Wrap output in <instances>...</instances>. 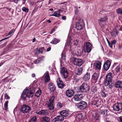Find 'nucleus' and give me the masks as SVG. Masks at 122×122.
<instances>
[{"mask_svg": "<svg viewBox=\"0 0 122 122\" xmlns=\"http://www.w3.org/2000/svg\"><path fill=\"white\" fill-rule=\"evenodd\" d=\"M57 105L60 108L62 107V106H63L62 104L61 103H58L57 104Z\"/></svg>", "mask_w": 122, "mask_h": 122, "instance_id": "53", "label": "nucleus"}, {"mask_svg": "<svg viewBox=\"0 0 122 122\" xmlns=\"http://www.w3.org/2000/svg\"><path fill=\"white\" fill-rule=\"evenodd\" d=\"M119 119L120 122H122V117H119Z\"/></svg>", "mask_w": 122, "mask_h": 122, "instance_id": "62", "label": "nucleus"}, {"mask_svg": "<svg viewBox=\"0 0 122 122\" xmlns=\"http://www.w3.org/2000/svg\"><path fill=\"white\" fill-rule=\"evenodd\" d=\"M22 10L23 11H25L26 12H28L29 11L28 9L25 7H23L22 9Z\"/></svg>", "mask_w": 122, "mask_h": 122, "instance_id": "44", "label": "nucleus"}, {"mask_svg": "<svg viewBox=\"0 0 122 122\" xmlns=\"http://www.w3.org/2000/svg\"><path fill=\"white\" fill-rule=\"evenodd\" d=\"M55 98V97L54 96H52L51 98L49 99L48 101H47V102H51L54 103V99Z\"/></svg>", "mask_w": 122, "mask_h": 122, "instance_id": "33", "label": "nucleus"}, {"mask_svg": "<svg viewBox=\"0 0 122 122\" xmlns=\"http://www.w3.org/2000/svg\"><path fill=\"white\" fill-rule=\"evenodd\" d=\"M76 105L79 109L82 110L85 109L86 107L87 104L86 102L81 101L76 103Z\"/></svg>", "mask_w": 122, "mask_h": 122, "instance_id": "3", "label": "nucleus"}, {"mask_svg": "<svg viewBox=\"0 0 122 122\" xmlns=\"http://www.w3.org/2000/svg\"><path fill=\"white\" fill-rule=\"evenodd\" d=\"M93 118L95 119L96 120H98L99 117V115L98 114L96 113L93 116Z\"/></svg>", "mask_w": 122, "mask_h": 122, "instance_id": "34", "label": "nucleus"}, {"mask_svg": "<svg viewBox=\"0 0 122 122\" xmlns=\"http://www.w3.org/2000/svg\"><path fill=\"white\" fill-rule=\"evenodd\" d=\"M57 83L59 88L62 89L63 87L64 84L60 78H58Z\"/></svg>", "mask_w": 122, "mask_h": 122, "instance_id": "11", "label": "nucleus"}, {"mask_svg": "<svg viewBox=\"0 0 122 122\" xmlns=\"http://www.w3.org/2000/svg\"><path fill=\"white\" fill-rule=\"evenodd\" d=\"M35 92V91L34 90L32 91H29L28 92H26V93L27 97L29 98H32L33 97V94Z\"/></svg>", "mask_w": 122, "mask_h": 122, "instance_id": "20", "label": "nucleus"}, {"mask_svg": "<svg viewBox=\"0 0 122 122\" xmlns=\"http://www.w3.org/2000/svg\"><path fill=\"white\" fill-rule=\"evenodd\" d=\"M90 74L88 72H86L83 77V79L85 81H87L90 79Z\"/></svg>", "mask_w": 122, "mask_h": 122, "instance_id": "23", "label": "nucleus"}, {"mask_svg": "<svg viewBox=\"0 0 122 122\" xmlns=\"http://www.w3.org/2000/svg\"><path fill=\"white\" fill-rule=\"evenodd\" d=\"M120 69V67L119 66H117L116 67L115 70L116 71L118 72L119 71Z\"/></svg>", "mask_w": 122, "mask_h": 122, "instance_id": "46", "label": "nucleus"}, {"mask_svg": "<svg viewBox=\"0 0 122 122\" xmlns=\"http://www.w3.org/2000/svg\"><path fill=\"white\" fill-rule=\"evenodd\" d=\"M92 104L94 105H96L97 107L100 105V103L98 100L93 101L92 102Z\"/></svg>", "mask_w": 122, "mask_h": 122, "instance_id": "28", "label": "nucleus"}, {"mask_svg": "<svg viewBox=\"0 0 122 122\" xmlns=\"http://www.w3.org/2000/svg\"><path fill=\"white\" fill-rule=\"evenodd\" d=\"M62 19L63 20H65L66 19V17L65 16H63L61 17Z\"/></svg>", "mask_w": 122, "mask_h": 122, "instance_id": "54", "label": "nucleus"}, {"mask_svg": "<svg viewBox=\"0 0 122 122\" xmlns=\"http://www.w3.org/2000/svg\"><path fill=\"white\" fill-rule=\"evenodd\" d=\"M48 111L47 110H42L41 111L37 113V114L43 115H47L48 113Z\"/></svg>", "mask_w": 122, "mask_h": 122, "instance_id": "19", "label": "nucleus"}, {"mask_svg": "<svg viewBox=\"0 0 122 122\" xmlns=\"http://www.w3.org/2000/svg\"><path fill=\"white\" fill-rule=\"evenodd\" d=\"M112 74L110 72L107 74L106 76V81H105L104 84L105 86H107L109 84L111 83L112 79Z\"/></svg>", "mask_w": 122, "mask_h": 122, "instance_id": "5", "label": "nucleus"}, {"mask_svg": "<svg viewBox=\"0 0 122 122\" xmlns=\"http://www.w3.org/2000/svg\"><path fill=\"white\" fill-rule=\"evenodd\" d=\"M100 113L101 114L105 116H106L107 114V110H101L100 111Z\"/></svg>", "mask_w": 122, "mask_h": 122, "instance_id": "32", "label": "nucleus"}, {"mask_svg": "<svg viewBox=\"0 0 122 122\" xmlns=\"http://www.w3.org/2000/svg\"><path fill=\"white\" fill-rule=\"evenodd\" d=\"M53 103H52L46 102V104L47 105L49 109L51 111H52L54 109Z\"/></svg>", "mask_w": 122, "mask_h": 122, "instance_id": "22", "label": "nucleus"}, {"mask_svg": "<svg viewBox=\"0 0 122 122\" xmlns=\"http://www.w3.org/2000/svg\"><path fill=\"white\" fill-rule=\"evenodd\" d=\"M89 87L88 85L86 83L82 84L80 86L79 90L81 92L86 93L89 91Z\"/></svg>", "mask_w": 122, "mask_h": 122, "instance_id": "1", "label": "nucleus"}, {"mask_svg": "<svg viewBox=\"0 0 122 122\" xmlns=\"http://www.w3.org/2000/svg\"><path fill=\"white\" fill-rule=\"evenodd\" d=\"M76 25V27L78 30H81L83 27L82 23H77Z\"/></svg>", "mask_w": 122, "mask_h": 122, "instance_id": "18", "label": "nucleus"}, {"mask_svg": "<svg viewBox=\"0 0 122 122\" xmlns=\"http://www.w3.org/2000/svg\"><path fill=\"white\" fill-rule=\"evenodd\" d=\"M111 63L109 60H107L103 64V68L104 71H107L111 65Z\"/></svg>", "mask_w": 122, "mask_h": 122, "instance_id": "10", "label": "nucleus"}, {"mask_svg": "<svg viewBox=\"0 0 122 122\" xmlns=\"http://www.w3.org/2000/svg\"><path fill=\"white\" fill-rule=\"evenodd\" d=\"M50 90L51 91V92H54L56 90V87L55 86H51L50 87Z\"/></svg>", "mask_w": 122, "mask_h": 122, "instance_id": "36", "label": "nucleus"}, {"mask_svg": "<svg viewBox=\"0 0 122 122\" xmlns=\"http://www.w3.org/2000/svg\"><path fill=\"white\" fill-rule=\"evenodd\" d=\"M14 29H12L9 32V33H8V34L7 36H8L11 34L12 33H14Z\"/></svg>", "mask_w": 122, "mask_h": 122, "instance_id": "48", "label": "nucleus"}, {"mask_svg": "<svg viewBox=\"0 0 122 122\" xmlns=\"http://www.w3.org/2000/svg\"><path fill=\"white\" fill-rule=\"evenodd\" d=\"M77 117L80 119H82L83 118V114L81 113L79 114L77 116Z\"/></svg>", "mask_w": 122, "mask_h": 122, "instance_id": "42", "label": "nucleus"}, {"mask_svg": "<svg viewBox=\"0 0 122 122\" xmlns=\"http://www.w3.org/2000/svg\"><path fill=\"white\" fill-rule=\"evenodd\" d=\"M44 57H45L44 56H42L40 58H38L40 62L44 60Z\"/></svg>", "mask_w": 122, "mask_h": 122, "instance_id": "47", "label": "nucleus"}, {"mask_svg": "<svg viewBox=\"0 0 122 122\" xmlns=\"http://www.w3.org/2000/svg\"><path fill=\"white\" fill-rule=\"evenodd\" d=\"M31 110L30 107L28 105L24 104L21 107L20 111L23 113H25L29 112Z\"/></svg>", "mask_w": 122, "mask_h": 122, "instance_id": "2", "label": "nucleus"}, {"mask_svg": "<svg viewBox=\"0 0 122 122\" xmlns=\"http://www.w3.org/2000/svg\"><path fill=\"white\" fill-rule=\"evenodd\" d=\"M116 11L117 14L122 15V10L121 9L119 8L117 9Z\"/></svg>", "mask_w": 122, "mask_h": 122, "instance_id": "37", "label": "nucleus"}, {"mask_svg": "<svg viewBox=\"0 0 122 122\" xmlns=\"http://www.w3.org/2000/svg\"><path fill=\"white\" fill-rule=\"evenodd\" d=\"M51 48L50 47H49V48H48L47 50V51H50L51 50Z\"/></svg>", "mask_w": 122, "mask_h": 122, "instance_id": "63", "label": "nucleus"}, {"mask_svg": "<svg viewBox=\"0 0 122 122\" xmlns=\"http://www.w3.org/2000/svg\"><path fill=\"white\" fill-rule=\"evenodd\" d=\"M73 62L74 65L78 66H81L83 63L81 59L75 58H74Z\"/></svg>", "mask_w": 122, "mask_h": 122, "instance_id": "7", "label": "nucleus"}, {"mask_svg": "<svg viewBox=\"0 0 122 122\" xmlns=\"http://www.w3.org/2000/svg\"><path fill=\"white\" fill-rule=\"evenodd\" d=\"M74 93V91L73 90H69L66 91V95L68 97H71L73 96Z\"/></svg>", "mask_w": 122, "mask_h": 122, "instance_id": "16", "label": "nucleus"}, {"mask_svg": "<svg viewBox=\"0 0 122 122\" xmlns=\"http://www.w3.org/2000/svg\"><path fill=\"white\" fill-rule=\"evenodd\" d=\"M55 44H56L58 43L60 41V40L57 39L55 38H54L53 39Z\"/></svg>", "mask_w": 122, "mask_h": 122, "instance_id": "43", "label": "nucleus"}, {"mask_svg": "<svg viewBox=\"0 0 122 122\" xmlns=\"http://www.w3.org/2000/svg\"><path fill=\"white\" fill-rule=\"evenodd\" d=\"M115 86L116 88H122V81H117L115 84Z\"/></svg>", "mask_w": 122, "mask_h": 122, "instance_id": "21", "label": "nucleus"}, {"mask_svg": "<svg viewBox=\"0 0 122 122\" xmlns=\"http://www.w3.org/2000/svg\"><path fill=\"white\" fill-rule=\"evenodd\" d=\"M99 76V74L94 72L92 76L91 80L94 83H96L97 81Z\"/></svg>", "mask_w": 122, "mask_h": 122, "instance_id": "9", "label": "nucleus"}, {"mask_svg": "<svg viewBox=\"0 0 122 122\" xmlns=\"http://www.w3.org/2000/svg\"><path fill=\"white\" fill-rule=\"evenodd\" d=\"M49 87H50L51 86H55V85H54L52 83H50L49 84Z\"/></svg>", "mask_w": 122, "mask_h": 122, "instance_id": "55", "label": "nucleus"}, {"mask_svg": "<svg viewBox=\"0 0 122 122\" xmlns=\"http://www.w3.org/2000/svg\"><path fill=\"white\" fill-rule=\"evenodd\" d=\"M50 119L49 118L47 117L44 116L42 117V121L45 122H49Z\"/></svg>", "mask_w": 122, "mask_h": 122, "instance_id": "29", "label": "nucleus"}, {"mask_svg": "<svg viewBox=\"0 0 122 122\" xmlns=\"http://www.w3.org/2000/svg\"><path fill=\"white\" fill-rule=\"evenodd\" d=\"M44 48L42 47L39 49L37 48L34 51L35 53L36 54H38L40 53L42 54L44 51Z\"/></svg>", "mask_w": 122, "mask_h": 122, "instance_id": "17", "label": "nucleus"}, {"mask_svg": "<svg viewBox=\"0 0 122 122\" xmlns=\"http://www.w3.org/2000/svg\"><path fill=\"white\" fill-rule=\"evenodd\" d=\"M73 98L75 101H79L82 99V95L81 94L75 95L74 96Z\"/></svg>", "mask_w": 122, "mask_h": 122, "instance_id": "13", "label": "nucleus"}, {"mask_svg": "<svg viewBox=\"0 0 122 122\" xmlns=\"http://www.w3.org/2000/svg\"><path fill=\"white\" fill-rule=\"evenodd\" d=\"M91 91L93 93H95L97 91L96 87L95 86H93L91 89Z\"/></svg>", "mask_w": 122, "mask_h": 122, "instance_id": "31", "label": "nucleus"}, {"mask_svg": "<svg viewBox=\"0 0 122 122\" xmlns=\"http://www.w3.org/2000/svg\"><path fill=\"white\" fill-rule=\"evenodd\" d=\"M60 114V115L65 117L67 116L68 115V112L66 110L63 111L61 112Z\"/></svg>", "mask_w": 122, "mask_h": 122, "instance_id": "24", "label": "nucleus"}, {"mask_svg": "<svg viewBox=\"0 0 122 122\" xmlns=\"http://www.w3.org/2000/svg\"><path fill=\"white\" fill-rule=\"evenodd\" d=\"M112 107L113 110L116 111H119L122 110V103L117 102L113 105Z\"/></svg>", "mask_w": 122, "mask_h": 122, "instance_id": "6", "label": "nucleus"}, {"mask_svg": "<svg viewBox=\"0 0 122 122\" xmlns=\"http://www.w3.org/2000/svg\"><path fill=\"white\" fill-rule=\"evenodd\" d=\"M111 43H112V45H115L116 44V41L115 40H114L111 41Z\"/></svg>", "mask_w": 122, "mask_h": 122, "instance_id": "51", "label": "nucleus"}, {"mask_svg": "<svg viewBox=\"0 0 122 122\" xmlns=\"http://www.w3.org/2000/svg\"><path fill=\"white\" fill-rule=\"evenodd\" d=\"M36 40V39L35 38H34L33 39L32 41L33 42H35Z\"/></svg>", "mask_w": 122, "mask_h": 122, "instance_id": "64", "label": "nucleus"}, {"mask_svg": "<svg viewBox=\"0 0 122 122\" xmlns=\"http://www.w3.org/2000/svg\"><path fill=\"white\" fill-rule=\"evenodd\" d=\"M8 101H6L5 102V103L4 104V107L5 110H7L8 109Z\"/></svg>", "mask_w": 122, "mask_h": 122, "instance_id": "40", "label": "nucleus"}, {"mask_svg": "<svg viewBox=\"0 0 122 122\" xmlns=\"http://www.w3.org/2000/svg\"><path fill=\"white\" fill-rule=\"evenodd\" d=\"M116 33L118 35V32L117 31L116 32H112L111 35L112 36H114V34H115Z\"/></svg>", "mask_w": 122, "mask_h": 122, "instance_id": "57", "label": "nucleus"}, {"mask_svg": "<svg viewBox=\"0 0 122 122\" xmlns=\"http://www.w3.org/2000/svg\"><path fill=\"white\" fill-rule=\"evenodd\" d=\"M50 43H51V44H55V43H54V40H53H53H52V41H51V42H50Z\"/></svg>", "mask_w": 122, "mask_h": 122, "instance_id": "61", "label": "nucleus"}, {"mask_svg": "<svg viewBox=\"0 0 122 122\" xmlns=\"http://www.w3.org/2000/svg\"><path fill=\"white\" fill-rule=\"evenodd\" d=\"M37 120V117H33L29 121V122H36Z\"/></svg>", "mask_w": 122, "mask_h": 122, "instance_id": "39", "label": "nucleus"}, {"mask_svg": "<svg viewBox=\"0 0 122 122\" xmlns=\"http://www.w3.org/2000/svg\"><path fill=\"white\" fill-rule=\"evenodd\" d=\"M84 48L85 51L89 53L92 49V45L90 42H86L84 44Z\"/></svg>", "mask_w": 122, "mask_h": 122, "instance_id": "4", "label": "nucleus"}, {"mask_svg": "<svg viewBox=\"0 0 122 122\" xmlns=\"http://www.w3.org/2000/svg\"><path fill=\"white\" fill-rule=\"evenodd\" d=\"M39 59L38 58L36 60L34 61V63L35 64L38 63L40 62Z\"/></svg>", "mask_w": 122, "mask_h": 122, "instance_id": "49", "label": "nucleus"}, {"mask_svg": "<svg viewBox=\"0 0 122 122\" xmlns=\"http://www.w3.org/2000/svg\"><path fill=\"white\" fill-rule=\"evenodd\" d=\"M110 84H109L107 86H108V87L109 88H111L112 87V85H110Z\"/></svg>", "mask_w": 122, "mask_h": 122, "instance_id": "59", "label": "nucleus"}, {"mask_svg": "<svg viewBox=\"0 0 122 122\" xmlns=\"http://www.w3.org/2000/svg\"><path fill=\"white\" fill-rule=\"evenodd\" d=\"M60 15V12L59 11H55L53 14L50 15V16H54L55 17H58Z\"/></svg>", "mask_w": 122, "mask_h": 122, "instance_id": "25", "label": "nucleus"}, {"mask_svg": "<svg viewBox=\"0 0 122 122\" xmlns=\"http://www.w3.org/2000/svg\"><path fill=\"white\" fill-rule=\"evenodd\" d=\"M58 121H59V119L58 116H57L54 118L52 120V122H57Z\"/></svg>", "mask_w": 122, "mask_h": 122, "instance_id": "38", "label": "nucleus"}, {"mask_svg": "<svg viewBox=\"0 0 122 122\" xmlns=\"http://www.w3.org/2000/svg\"><path fill=\"white\" fill-rule=\"evenodd\" d=\"M59 119V121L60 122H61L63 121L64 119V117L62 115L58 116Z\"/></svg>", "mask_w": 122, "mask_h": 122, "instance_id": "35", "label": "nucleus"}, {"mask_svg": "<svg viewBox=\"0 0 122 122\" xmlns=\"http://www.w3.org/2000/svg\"><path fill=\"white\" fill-rule=\"evenodd\" d=\"M108 44L110 46V47H111V48H112V43H111H111H110V42H109L108 43Z\"/></svg>", "mask_w": 122, "mask_h": 122, "instance_id": "56", "label": "nucleus"}, {"mask_svg": "<svg viewBox=\"0 0 122 122\" xmlns=\"http://www.w3.org/2000/svg\"><path fill=\"white\" fill-rule=\"evenodd\" d=\"M28 89L26 88L23 91L21 96V99L24 100L26 99V97H27L26 93L27 92H28Z\"/></svg>", "mask_w": 122, "mask_h": 122, "instance_id": "14", "label": "nucleus"}, {"mask_svg": "<svg viewBox=\"0 0 122 122\" xmlns=\"http://www.w3.org/2000/svg\"><path fill=\"white\" fill-rule=\"evenodd\" d=\"M101 63L99 61H97L94 64V67L96 70H100L101 67Z\"/></svg>", "mask_w": 122, "mask_h": 122, "instance_id": "12", "label": "nucleus"}, {"mask_svg": "<svg viewBox=\"0 0 122 122\" xmlns=\"http://www.w3.org/2000/svg\"><path fill=\"white\" fill-rule=\"evenodd\" d=\"M10 37H9L6 38H4L3 39L1 40H0V42L4 40H5L6 39H7L8 38H9Z\"/></svg>", "mask_w": 122, "mask_h": 122, "instance_id": "58", "label": "nucleus"}, {"mask_svg": "<svg viewBox=\"0 0 122 122\" xmlns=\"http://www.w3.org/2000/svg\"><path fill=\"white\" fill-rule=\"evenodd\" d=\"M61 73L65 78H67L68 76V72L66 69L64 67H62L61 69Z\"/></svg>", "mask_w": 122, "mask_h": 122, "instance_id": "8", "label": "nucleus"}, {"mask_svg": "<svg viewBox=\"0 0 122 122\" xmlns=\"http://www.w3.org/2000/svg\"><path fill=\"white\" fill-rule=\"evenodd\" d=\"M8 78L7 77H5V78L4 79H2L1 80L2 82H4L5 81V80L6 79H7Z\"/></svg>", "mask_w": 122, "mask_h": 122, "instance_id": "60", "label": "nucleus"}, {"mask_svg": "<svg viewBox=\"0 0 122 122\" xmlns=\"http://www.w3.org/2000/svg\"><path fill=\"white\" fill-rule=\"evenodd\" d=\"M83 70V68L82 67H79L77 71H76V73L77 75H80L81 74Z\"/></svg>", "mask_w": 122, "mask_h": 122, "instance_id": "27", "label": "nucleus"}, {"mask_svg": "<svg viewBox=\"0 0 122 122\" xmlns=\"http://www.w3.org/2000/svg\"><path fill=\"white\" fill-rule=\"evenodd\" d=\"M101 94L102 97H106L107 94L105 93V92L103 91H102L101 92Z\"/></svg>", "mask_w": 122, "mask_h": 122, "instance_id": "41", "label": "nucleus"}, {"mask_svg": "<svg viewBox=\"0 0 122 122\" xmlns=\"http://www.w3.org/2000/svg\"><path fill=\"white\" fill-rule=\"evenodd\" d=\"M41 93V91L40 89L37 91L35 94V96L37 97L40 96Z\"/></svg>", "mask_w": 122, "mask_h": 122, "instance_id": "30", "label": "nucleus"}, {"mask_svg": "<svg viewBox=\"0 0 122 122\" xmlns=\"http://www.w3.org/2000/svg\"><path fill=\"white\" fill-rule=\"evenodd\" d=\"M78 41L77 40H76L74 41V44L75 45H77L78 44Z\"/></svg>", "mask_w": 122, "mask_h": 122, "instance_id": "52", "label": "nucleus"}, {"mask_svg": "<svg viewBox=\"0 0 122 122\" xmlns=\"http://www.w3.org/2000/svg\"><path fill=\"white\" fill-rule=\"evenodd\" d=\"M5 97L6 99H9L10 98V97L7 94H5Z\"/></svg>", "mask_w": 122, "mask_h": 122, "instance_id": "50", "label": "nucleus"}, {"mask_svg": "<svg viewBox=\"0 0 122 122\" xmlns=\"http://www.w3.org/2000/svg\"><path fill=\"white\" fill-rule=\"evenodd\" d=\"M44 75L45 76L44 82L45 83L47 82L50 80V76L48 71H47L45 74Z\"/></svg>", "mask_w": 122, "mask_h": 122, "instance_id": "15", "label": "nucleus"}, {"mask_svg": "<svg viewBox=\"0 0 122 122\" xmlns=\"http://www.w3.org/2000/svg\"><path fill=\"white\" fill-rule=\"evenodd\" d=\"M66 59V56L65 54H61V60H63L65 61Z\"/></svg>", "mask_w": 122, "mask_h": 122, "instance_id": "45", "label": "nucleus"}, {"mask_svg": "<svg viewBox=\"0 0 122 122\" xmlns=\"http://www.w3.org/2000/svg\"><path fill=\"white\" fill-rule=\"evenodd\" d=\"M108 19L107 17L105 16L103 18H101L98 19V21L99 24L100 23V22H104L106 21Z\"/></svg>", "mask_w": 122, "mask_h": 122, "instance_id": "26", "label": "nucleus"}]
</instances>
